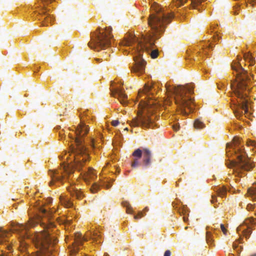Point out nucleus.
I'll list each match as a JSON object with an SVG mask.
<instances>
[{
  "mask_svg": "<svg viewBox=\"0 0 256 256\" xmlns=\"http://www.w3.org/2000/svg\"><path fill=\"white\" fill-rule=\"evenodd\" d=\"M188 226H186V227L185 228V229H186V230H187V229H188Z\"/></svg>",
  "mask_w": 256,
  "mask_h": 256,
  "instance_id": "obj_44",
  "label": "nucleus"
},
{
  "mask_svg": "<svg viewBox=\"0 0 256 256\" xmlns=\"http://www.w3.org/2000/svg\"><path fill=\"white\" fill-rule=\"evenodd\" d=\"M256 224V219L253 218H246L244 221V224L237 228V232L239 233L240 231H242L244 236L246 238H248L252 233V227Z\"/></svg>",
  "mask_w": 256,
  "mask_h": 256,
  "instance_id": "obj_9",
  "label": "nucleus"
},
{
  "mask_svg": "<svg viewBox=\"0 0 256 256\" xmlns=\"http://www.w3.org/2000/svg\"><path fill=\"white\" fill-rule=\"evenodd\" d=\"M248 145H251L256 147V142L253 140H250L247 142Z\"/></svg>",
  "mask_w": 256,
  "mask_h": 256,
  "instance_id": "obj_30",
  "label": "nucleus"
},
{
  "mask_svg": "<svg viewBox=\"0 0 256 256\" xmlns=\"http://www.w3.org/2000/svg\"><path fill=\"white\" fill-rule=\"evenodd\" d=\"M111 95L118 98L122 104H126L127 102V95L124 93L123 89L116 88L111 90Z\"/></svg>",
  "mask_w": 256,
  "mask_h": 256,
  "instance_id": "obj_10",
  "label": "nucleus"
},
{
  "mask_svg": "<svg viewBox=\"0 0 256 256\" xmlns=\"http://www.w3.org/2000/svg\"><path fill=\"white\" fill-rule=\"evenodd\" d=\"M95 60H96V61H97L98 62H100V60H101V59H100V58H96Z\"/></svg>",
  "mask_w": 256,
  "mask_h": 256,
  "instance_id": "obj_43",
  "label": "nucleus"
},
{
  "mask_svg": "<svg viewBox=\"0 0 256 256\" xmlns=\"http://www.w3.org/2000/svg\"><path fill=\"white\" fill-rule=\"evenodd\" d=\"M68 190L72 196L76 197L78 199H81L82 198V194L78 186H71L68 188Z\"/></svg>",
  "mask_w": 256,
  "mask_h": 256,
  "instance_id": "obj_15",
  "label": "nucleus"
},
{
  "mask_svg": "<svg viewBox=\"0 0 256 256\" xmlns=\"http://www.w3.org/2000/svg\"><path fill=\"white\" fill-rule=\"evenodd\" d=\"M60 201L62 205L64 206L66 208H70L72 206V202L66 196L63 194L60 195Z\"/></svg>",
  "mask_w": 256,
  "mask_h": 256,
  "instance_id": "obj_18",
  "label": "nucleus"
},
{
  "mask_svg": "<svg viewBox=\"0 0 256 256\" xmlns=\"http://www.w3.org/2000/svg\"><path fill=\"white\" fill-rule=\"evenodd\" d=\"M244 144H242L240 140L238 137H234L232 144H228L227 147L230 148L236 156V160H231L228 164L230 168L234 170V172L238 174L242 171L250 170L254 166L248 158L245 157L246 152L243 148Z\"/></svg>",
  "mask_w": 256,
  "mask_h": 256,
  "instance_id": "obj_5",
  "label": "nucleus"
},
{
  "mask_svg": "<svg viewBox=\"0 0 256 256\" xmlns=\"http://www.w3.org/2000/svg\"><path fill=\"white\" fill-rule=\"evenodd\" d=\"M179 126H178L176 124L173 126V128L174 130L177 131L179 130Z\"/></svg>",
  "mask_w": 256,
  "mask_h": 256,
  "instance_id": "obj_34",
  "label": "nucleus"
},
{
  "mask_svg": "<svg viewBox=\"0 0 256 256\" xmlns=\"http://www.w3.org/2000/svg\"><path fill=\"white\" fill-rule=\"evenodd\" d=\"M155 90H156L154 88V86H152L151 84H146L144 86V90H139L138 96L139 97H141L142 95L144 94L146 95L145 98H150V94H153L154 92V91H155Z\"/></svg>",
  "mask_w": 256,
  "mask_h": 256,
  "instance_id": "obj_13",
  "label": "nucleus"
},
{
  "mask_svg": "<svg viewBox=\"0 0 256 256\" xmlns=\"http://www.w3.org/2000/svg\"><path fill=\"white\" fill-rule=\"evenodd\" d=\"M48 11V10H47L46 8H44V13L46 14Z\"/></svg>",
  "mask_w": 256,
  "mask_h": 256,
  "instance_id": "obj_41",
  "label": "nucleus"
},
{
  "mask_svg": "<svg viewBox=\"0 0 256 256\" xmlns=\"http://www.w3.org/2000/svg\"><path fill=\"white\" fill-rule=\"evenodd\" d=\"M141 150H142L143 166L144 168H148L151 164L152 152L149 149L146 148H144Z\"/></svg>",
  "mask_w": 256,
  "mask_h": 256,
  "instance_id": "obj_11",
  "label": "nucleus"
},
{
  "mask_svg": "<svg viewBox=\"0 0 256 256\" xmlns=\"http://www.w3.org/2000/svg\"><path fill=\"white\" fill-rule=\"evenodd\" d=\"M143 216H144V214H142V212H138V214L134 216V218L136 220H138V219L141 218Z\"/></svg>",
  "mask_w": 256,
  "mask_h": 256,
  "instance_id": "obj_28",
  "label": "nucleus"
},
{
  "mask_svg": "<svg viewBox=\"0 0 256 256\" xmlns=\"http://www.w3.org/2000/svg\"><path fill=\"white\" fill-rule=\"evenodd\" d=\"M91 143H92V146H94V139H92L91 140Z\"/></svg>",
  "mask_w": 256,
  "mask_h": 256,
  "instance_id": "obj_39",
  "label": "nucleus"
},
{
  "mask_svg": "<svg viewBox=\"0 0 256 256\" xmlns=\"http://www.w3.org/2000/svg\"><path fill=\"white\" fill-rule=\"evenodd\" d=\"M219 38V36H218V34H216V35H214L213 36V39L216 40V39H218Z\"/></svg>",
  "mask_w": 256,
  "mask_h": 256,
  "instance_id": "obj_36",
  "label": "nucleus"
},
{
  "mask_svg": "<svg viewBox=\"0 0 256 256\" xmlns=\"http://www.w3.org/2000/svg\"><path fill=\"white\" fill-rule=\"evenodd\" d=\"M212 202H214L215 201V198L214 196H212V200H211Z\"/></svg>",
  "mask_w": 256,
  "mask_h": 256,
  "instance_id": "obj_40",
  "label": "nucleus"
},
{
  "mask_svg": "<svg viewBox=\"0 0 256 256\" xmlns=\"http://www.w3.org/2000/svg\"><path fill=\"white\" fill-rule=\"evenodd\" d=\"M88 130L89 128L84 124L80 123L75 128L74 134L68 133L69 138L74 140L76 144V147L72 148L70 154L74 156V164L72 166L62 164L60 169L50 170L49 174L51 178L49 182L50 186L54 185L55 182L64 183L70 178L74 170L79 172L82 170L80 175L88 184L97 178L96 174L92 168H89L87 170H82V167L88 158L86 148L83 144L82 138Z\"/></svg>",
  "mask_w": 256,
  "mask_h": 256,
  "instance_id": "obj_1",
  "label": "nucleus"
},
{
  "mask_svg": "<svg viewBox=\"0 0 256 256\" xmlns=\"http://www.w3.org/2000/svg\"><path fill=\"white\" fill-rule=\"evenodd\" d=\"M10 233L6 230L0 228V244L6 241V238L10 235Z\"/></svg>",
  "mask_w": 256,
  "mask_h": 256,
  "instance_id": "obj_19",
  "label": "nucleus"
},
{
  "mask_svg": "<svg viewBox=\"0 0 256 256\" xmlns=\"http://www.w3.org/2000/svg\"><path fill=\"white\" fill-rule=\"evenodd\" d=\"M124 130H128V128H126Z\"/></svg>",
  "mask_w": 256,
  "mask_h": 256,
  "instance_id": "obj_48",
  "label": "nucleus"
},
{
  "mask_svg": "<svg viewBox=\"0 0 256 256\" xmlns=\"http://www.w3.org/2000/svg\"><path fill=\"white\" fill-rule=\"evenodd\" d=\"M30 238L38 250L36 254L29 256H50L53 246L58 242L50 234H34Z\"/></svg>",
  "mask_w": 256,
  "mask_h": 256,
  "instance_id": "obj_7",
  "label": "nucleus"
},
{
  "mask_svg": "<svg viewBox=\"0 0 256 256\" xmlns=\"http://www.w3.org/2000/svg\"><path fill=\"white\" fill-rule=\"evenodd\" d=\"M183 219H184V222H186L188 220V217L186 216H184L183 217Z\"/></svg>",
  "mask_w": 256,
  "mask_h": 256,
  "instance_id": "obj_37",
  "label": "nucleus"
},
{
  "mask_svg": "<svg viewBox=\"0 0 256 256\" xmlns=\"http://www.w3.org/2000/svg\"><path fill=\"white\" fill-rule=\"evenodd\" d=\"M206 238L208 242L210 240H211L210 232H206Z\"/></svg>",
  "mask_w": 256,
  "mask_h": 256,
  "instance_id": "obj_32",
  "label": "nucleus"
},
{
  "mask_svg": "<svg viewBox=\"0 0 256 256\" xmlns=\"http://www.w3.org/2000/svg\"><path fill=\"white\" fill-rule=\"evenodd\" d=\"M245 157H246V158H248V156H246V154L245 155Z\"/></svg>",
  "mask_w": 256,
  "mask_h": 256,
  "instance_id": "obj_46",
  "label": "nucleus"
},
{
  "mask_svg": "<svg viewBox=\"0 0 256 256\" xmlns=\"http://www.w3.org/2000/svg\"><path fill=\"white\" fill-rule=\"evenodd\" d=\"M220 226L222 231V232L224 234L226 235V233H227V230H226V228L224 227V226L223 224H220Z\"/></svg>",
  "mask_w": 256,
  "mask_h": 256,
  "instance_id": "obj_27",
  "label": "nucleus"
},
{
  "mask_svg": "<svg viewBox=\"0 0 256 256\" xmlns=\"http://www.w3.org/2000/svg\"><path fill=\"white\" fill-rule=\"evenodd\" d=\"M194 126L195 128L197 130H200L203 128L205 127L204 124L200 121V120L197 119L195 120L194 124Z\"/></svg>",
  "mask_w": 256,
  "mask_h": 256,
  "instance_id": "obj_22",
  "label": "nucleus"
},
{
  "mask_svg": "<svg viewBox=\"0 0 256 256\" xmlns=\"http://www.w3.org/2000/svg\"><path fill=\"white\" fill-rule=\"evenodd\" d=\"M132 155L135 158L131 163V166L132 168H135L140 165V159L142 156V150L140 148H138L133 152Z\"/></svg>",
  "mask_w": 256,
  "mask_h": 256,
  "instance_id": "obj_14",
  "label": "nucleus"
},
{
  "mask_svg": "<svg viewBox=\"0 0 256 256\" xmlns=\"http://www.w3.org/2000/svg\"><path fill=\"white\" fill-rule=\"evenodd\" d=\"M138 106L144 111L138 112L137 116L133 119L130 124L132 126H140L143 128H153L156 125L154 120L156 116L153 114L154 111L158 108L156 103L142 100Z\"/></svg>",
  "mask_w": 256,
  "mask_h": 256,
  "instance_id": "obj_6",
  "label": "nucleus"
},
{
  "mask_svg": "<svg viewBox=\"0 0 256 256\" xmlns=\"http://www.w3.org/2000/svg\"><path fill=\"white\" fill-rule=\"evenodd\" d=\"M255 208V205L252 204H248L247 206V209L248 210H254Z\"/></svg>",
  "mask_w": 256,
  "mask_h": 256,
  "instance_id": "obj_29",
  "label": "nucleus"
},
{
  "mask_svg": "<svg viewBox=\"0 0 256 256\" xmlns=\"http://www.w3.org/2000/svg\"><path fill=\"white\" fill-rule=\"evenodd\" d=\"M2 256H4L2 255Z\"/></svg>",
  "mask_w": 256,
  "mask_h": 256,
  "instance_id": "obj_49",
  "label": "nucleus"
},
{
  "mask_svg": "<svg viewBox=\"0 0 256 256\" xmlns=\"http://www.w3.org/2000/svg\"><path fill=\"white\" fill-rule=\"evenodd\" d=\"M136 42V37L132 34H130L124 38L123 40L120 42V44L124 46H130Z\"/></svg>",
  "mask_w": 256,
  "mask_h": 256,
  "instance_id": "obj_17",
  "label": "nucleus"
},
{
  "mask_svg": "<svg viewBox=\"0 0 256 256\" xmlns=\"http://www.w3.org/2000/svg\"><path fill=\"white\" fill-rule=\"evenodd\" d=\"M52 20V16H50V14H48V16H46L45 18H44V22H43L42 24V25L43 26H46V22H48L49 21H51Z\"/></svg>",
  "mask_w": 256,
  "mask_h": 256,
  "instance_id": "obj_25",
  "label": "nucleus"
},
{
  "mask_svg": "<svg viewBox=\"0 0 256 256\" xmlns=\"http://www.w3.org/2000/svg\"><path fill=\"white\" fill-rule=\"evenodd\" d=\"M144 210L146 211V212L148 211V208L147 207H146V208H144Z\"/></svg>",
  "mask_w": 256,
  "mask_h": 256,
  "instance_id": "obj_42",
  "label": "nucleus"
},
{
  "mask_svg": "<svg viewBox=\"0 0 256 256\" xmlns=\"http://www.w3.org/2000/svg\"><path fill=\"white\" fill-rule=\"evenodd\" d=\"M174 17L172 14H169L154 2L151 6V14L148 18V24L151 28V32L148 33L143 38L142 42L137 44L136 51L138 56L134 58L135 66L132 71L138 74H142L145 69L146 62L141 57V51H146L152 58H156L158 54V50H154L156 40L160 38L164 32L166 26Z\"/></svg>",
  "mask_w": 256,
  "mask_h": 256,
  "instance_id": "obj_2",
  "label": "nucleus"
},
{
  "mask_svg": "<svg viewBox=\"0 0 256 256\" xmlns=\"http://www.w3.org/2000/svg\"><path fill=\"white\" fill-rule=\"evenodd\" d=\"M84 238L82 237V234L78 233L76 234V238L73 247L70 250L71 254L74 255L79 250V246L82 244Z\"/></svg>",
  "mask_w": 256,
  "mask_h": 256,
  "instance_id": "obj_12",
  "label": "nucleus"
},
{
  "mask_svg": "<svg viewBox=\"0 0 256 256\" xmlns=\"http://www.w3.org/2000/svg\"><path fill=\"white\" fill-rule=\"evenodd\" d=\"M206 47L208 48H212V44L211 43H208L207 45H206Z\"/></svg>",
  "mask_w": 256,
  "mask_h": 256,
  "instance_id": "obj_38",
  "label": "nucleus"
},
{
  "mask_svg": "<svg viewBox=\"0 0 256 256\" xmlns=\"http://www.w3.org/2000/svg\"><path fill=\"white\" fill-rule=\"evenodd\" d=\"M232 69L236 72V76L234 81L232 82L231 87L233 92L237 98L236 102H234V110L236 116H238L242 114L236 108L244 110V113L248 112L247 97L250 91L249 84L250 78L248 76V72L239 62H234L232 65Z\"/></svg>",
  "mask_w": 256,
  "mask_h": 256,
  "instance_id": "obj_3",
  "label": "nucleus"
},
{
  "mask_svg": "<svg viewBox=\"0 0 256 256\" xmlns=\"http://www.w3.org/2000/svg\"><path fill=\"white\" fill-rule=\"evenodd\" d=\"M119 124V122L118 120H114L112 122V124L114 126H117Z\"/></svg>",
  "mask_w": 256,
  "mask_h": 256,
  "instance_id": "obj_31",
  "label": "nucleus"
},
{
  "mask_svg": "<svg viewBox=\"0 0 256 256\" xmlns=\"http://www.w3.org/2000/svg\"><path fill=\"white\" fill-rule=\"evenodd\" d=\"M110 27L99 28L92 34L88 46L92 49L99 51L108 48L113 38Z\"/></svg>",
  "mask_w": 256,
  "mask_h": 256,
  "instance_id": "obj_8",
  "label": "nucleus"
},
{
  "mask_svg": "<svg viewBox=\"0 0 256 256\" xmlns=\"http://www.w3.org/2000/svg\"><path fill=\"white\" fill-rule=\"evenodd\" d=\"M60 135L61 136L62 135V134L61 132H60Z\"/></svg>",
  "mask_w": 256,
  "mask_h": 256,
  "instance_id": "obj_45",
  "label": "nucleus"
},
{
  "mask_svg": "<svg viewBox=\"0 0 256 256\" xmlns=\"http://www.w3.org/2000/svg\"><path fill=\"white\" fill-rule=\"evenodd\" d=\"M166 88L168 92L174 95L176 104L180 108V114L184 116H188L193 110L192 104L194 100L190 96L193 93V88L189 84L178 86L171 88L170 85L166 84Z\"/></svg>",
  "mask_w": 256,
  "mask_h": 256,
  "instance_id": "obj_4",
  "label": "nucleus"
},
{
  "mask_svg": "<svg viewBox=\"0 0 256 256\" xmlns=\"http://www.w3.org/2000/svg\"><path fill=\"white\" fill-rule=\"evenodd\" d=\"M215 190L217 192L220 196L223 197L226 194V189L224 187H217Z\"/></svg>",
  "mask_w": 256,
  "mask_h": 256,
  "instance_id": "obj_21",
  "label": "nucleus"
},
{
  "mask_svg": "<svg viewBox=\"0 0 256 256\" xmlns=\"http://www.w3.org/2000/svg\"><path fill=\"white\" fill-rule=\"evenodd\" d=\"M100 186L104 187L106 188H111L112 185L110 184L109 183L104 181H101L100 184L97 183H94L90 188V190L92 192H96L98 190H99Z\"/></svg>",
  "mask_w": 256,
  "mask_h": 256,
  "instance_id": "obj_16",
  "label": "nucleus"
},
{
  "mask_svg": "<svg viewBox=\"0 0 256 256\" xmlns=\"http://www.w3.org/2000/svg\"><path fill=\"white\" fill-rule=\"evenodd\" d=\"M250 2V3L252 4V5H256V0H249Z\"/></svg>",
  "mask_w": 256,
  "mask_h": 256,
  "instance_id": "obj_35",
  "label": "nucleus"
},
{
  "mask_svg": "<svg viewBox=\"0 0 256 256\" xmlns=\"http://www.w3.org/2000/svg\"><path fill=\"white\" fill-rule=\"evenodd\" d=\"M233 246H235V244H233Z\"/></svg>",
  "mask_w": 256,
  "mask_h": 256,
  "instance_id": "obj_47",
  "label": "nucleus"
},
{
  "mask_svg": "<svg viewBox=\"0 0 256 256\" xmlns=\"http://www.w3.org/2000/svg\"><path fill=\"white\" fill-rule=\"evenodd\" d=\"M171 252L169 250H166L164 254V256H170Z\"/></svg>",
  "mask_w": 256,
  "mask_h": 256,
  "instance_id": "obj_33",
  "label": "nucleus"
},
{
  "mask_svg": "<svg viewBox=\"0 0 256 256\" xmlns=\"http://www.w3.org/2000/svg\"><path fill=\"white\" fill-rule=\"evenodd\" d=\"M244 58V60L249 63L250 66H252L254 64V58L250 52L245 53Z\"/></svg>",
  "mask_w": 256,
  "mask_h": 256,
  "instance_id": "obj_20",
  "label": "nucleus"
},
{
  "mask_svg": "<svg viewBox=\"0 0 256 256\" xmlns=\"http://www.w3.org/2000/svg\"><path fill=\"white\" fill-rule=\"evenodd\" d=\"M248 194L252 199L256 200V187L248 188Z\"/></svg>",
  "mask_w": 256,
  "mask_h": 256,
  "instance_id": "obj_23",
  "label": "nucleus"
},
{
  "mask_svg": "<svg viewBox=\"0 0 256 256\" xmlns=\"http://www.w3.org/2000/svg\"><path fill=\"white\" fill-rule=\"evenodd\" d=\"M100 236V235L98 234V232L97 230H94L90 232V238L92 239L98 240V238Z\"/></svg>",
  "mask_w": 256,
  "mask_h": 256,
  "instance_id": "obj_24",
  "label": "nucleus"
},
{
  "mask_svg": "<svg viewBox=\"0 0 256 256\" xmlns=\"http://www.w3.org/2000/svg\"><path fill=\"white\" fill-rule=\"evenodd\" d=\"M126 207V212L128 214H131L132 212V208L130 205V204H128L127 205L125 206Z\"/></svg>",
  "mask_w": 256,
  "mask_h": 256,
  "instance_id": "obj_26",
  "label": "nucleus"
}]
</instances>
